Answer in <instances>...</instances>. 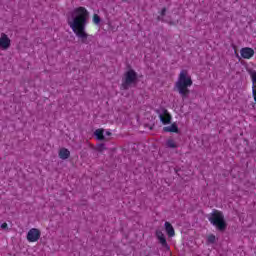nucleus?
Masks as SVG:
<instances>
[{
    "instance_id": "1",
    "label": "nucleus",
    "mask_w": 256,
    "mask_h": 256,
    "mask_svg": "<svg viewBox=\"0 0 256 256\" xmlns=\"http://www.w3.org/2000/svg\"><path fill=\"white\" fill-rule=\"evenodd\" d=\"M87 19H89V11L86 7L80 6L74 9V17L68 20V25L73 33L81 39L82 43L87 44L89 34H87Z\"/></svg>"
},
{
    "instance_id": "2",
    "label": "nucleus",
    "mask_w": 256,
    "mask_h": 256,
    "mask_svg": "<svg viewBox=\"0 0 256 256\" xmlns=\"http://www.w3.org/2000/svg\"><path fill=\"white\" fill-rule=\"evenodd\" d=\"M192 85L193 80L191 79V76H189L187 70H182L179 74L178 80L175 83V87L182 99H187V97H189V93H191L189 87Z\"/></svg>"
},
{
    "instance_id": "3",
    "label": "nucleus",
    "mask_w": 256,
    "mask_h": 256,
    "mask_svg": "<svg viewBox=\"0 0 256 256\" xmlns=\"http://www.w3.org/2000/svg\"><path fill=\"white\" fill-rule=\"evenodd\" d=\"M137 81H139V76L137 75V72L133 69H129L124 73V76L122 78V91H127L129 87H135V85H137Z\"/></svg>"
},
{
    "instance_id": "4",
    "label": "nucleus",
    "mask_w": 256,
    "mask_h": 256,
    "mask_svg": "<svg viewBox=\"0 0 256 256\" xmlns=\"http://www.w3.org/2000/svg\"><path fill=\"white\" fill-rule=\"evenodd\" d=\"M208 219L218 231H225L227 229V222H225V215H223V212L214 210Z\"/></svg>"
},
{
    "instance_id": "5",
    "label": "nucleus",
    "mask_w": 256,
    "mask_h": 256,
    "mask_svg": "<svg viewBox=\"0 0 256 256\" xmlns=\"http://www.w3.org/2000/svg\"><path fill=\"white\" fill-rule=\"evenodd\" d=\"M27 241L29 243H37L39 239H41V230L37 228H31L26 236Z\"/></svg>"
},
{
    "instance_id": "6",
    "label": "nucleus",
    "mask_w": 256,
    "mask_h": 256,
    "mask_svg": "<svg viewBox=\"0 0 256 256\" xmlns=\"http://www.w3.org/2000/svg\"><path fill=\"white\" fill-rule=\"evenodd\" d=\"M11 47V39H9V36L7 34L2 33L0 37V49L2 51H7Z\"/></svg>"
},
{
    "instance_id": "7",
    "label": "nucleus",
    "mask_w": 256,
    "mask_h": 256,
    "mask_svg": "<svg viewBox=\"0 0 256 256\" xmlns=\"http://www.w3.org/2000/svg\"><path fill=\"white\" fill-rule=\"evenodd\" d=\"M240 55L242 59H253L255 56V50L251 47H244L240 49Z\"/></svg>"
},
{
    "instance_id": "8",
    "label": "nucleus",
    "mask_w": 256,
    "mask_h": 256,
    "mask_svg": "<svg viewBox=\"0 0 256 256\" xmlns=\"http://www.w3.org/2000/svg\"><path fill=\"white\" fill-rule=\"evenodd\" d=\"M159 117L163 125H169V123H171V114H169V111H167V109H164L163 113L160 114Z\"/></svg>"
},
{
    "instance_id": "9",
    "label": "nucleus",
    "mask_w": 256,
    "mask_h": 256,
    "mask_svg": "<svg viewBox=\"0 0 256 256\" xmlns=\"http://www.w3.org/2000/svg\"><path fill=\"white\" fill-rule=\"evenodd\" d=\"M156 237L159 241V243L162 245V247H165V249H169V244H167V238H165V234H163L161 231H156Z\"/></svg>"
},
{
    "instance_id": "10",
    "label": "nucleus",
    "mask_w": 256,
    "mask_h": 256,
    "mask_svg": "<svg viewBox=\"0 0 256 256\" xmlns=\"http://www.w3.org/2000/svg\"><path fill=\"white\" fill-rule=\"evenodd\" d=\"M163 131L164 133H179V126L177 123H172L170 126H165Z\"/></svg>"
},
{
    "instance_id": "11",
    "label": "nucleus",
    "mask_w": 256,
    "mask_h": 256,
    "mask_svg": "<svg viewBox=\"0 0 256 256\" xmlns=\"http://www.w3.org/2000/svg\"><path fill=\"white\" fill-rule=\"evenodd\" d=\"M164 227L168 237H175V228L171 223L165 222Z\"/></svg>"
},
{
    "instance_id": "12",
    "label": "nucleus",
    "mask_w": 256,
    "mask_h": 256,
    "mask_svg": "<svg viewBox=\"0 0 256 256\" xmlns=\"http://www.w3.org/2000/svg\"><path fill=\"white\" fill-rule=\"evenodd\" d=\"M69 157H71V152L69 151V149H67V148L60 149V151H59L60 159L65 160V159H69Z\"/></svg>"
},
{
    "instance_id": "13",
    "label": "nucleus",
    "mask_w": 256,
    "mask_h": 256,
    "mask_svg": "<svg viewBox=\"0 0 256 256\" xmlns=\"http://www.w3.org/2000/svg\"><path fill=\"white\" fill-rule=\"evenodd\" d=\"M103 133H104L103 129L95 130L94 135L98 139V141H103L105 139V135H103Z\"/></svg>"
},
{
    "instance_id": "14",
    "label": "nucleus",
    "mask_w": 256,
    "mask_h": 256,
    "mask_svg": "<svg viewBox=\"0 0 256 256\" xmlns=\"http://www.w3.org/2000/svg\"><path fill=\"white\" fill-rule=\"evenodd\" d=\"M167 147H170V149L177 148V144L175 143L174 139H168L166 142Z\"/></svg>"
},
{
    "instance_id": "15",
    "label": "nucleus",
    "mask_w": 256,
    "mask_h": 256,
    "mask_svg": "<svg viewBox=\"0 0 256 256\" xmlns=\"http://www.w3.org/2000/svg\"><path fill=\"white\" fill-rule=\"evenodd\" d=\"M93 23H95V25H99L101 23V17H99V15L94 14L93 15Z\"/></svg>"
},
{
    "instance_id": "16",
    "label": "nucleus",
    "mask_w": 256,
    "mask_h": 256,
    "mask_svg": "<svg viewBox=\"0 0 256 256\" xmlns=\"http://www.w3.org/2000/svg\"><path fill=\"white\" fill-rule=\"evenodd\" d=\"M207 241H208V243H215V241H216L215 235L210 234V235L207 237Z\"/></svg>"
},
{
    "instance_id": "17",
    "label": "nucleus",
    "mask_w": 256,
    "mask_h": 256,
    "mask_svg": "<svg viewBox=\"0 0 256 256\" xmlns=\"http://www.w3.org/2000/svg\"><path fill=\"white\" fill-rule=\"evenodd\" d=\"M165 13H167V8L161 10V16L164 17Z\"/></svg>"
},
{
    "instance_id": "18",
    "label": "nucleus",
    "mask_w": 256,
    "mask_h": 256,
    "mask_svg": "<svg viewBox=\"0 0 256 256\" xmlns=\"http://www.w3.org/2000/svg\"><path fill=\"white\" fill-rule=\"evenodd\" d=\"M7 227H8V226H7V223H6V222H4V223L1 224V229H7Z\"/></svg>"
},
{
    "instance_id": "19",
    "label": "nucleus",
    "mask_w": 256,
    "mask_h": 256,
    "mask_svg": "<svg viewBox=\"0 0 256 256\" xmlns=\"http://www.w3.org/2000/svg\"><path fill=\"white\" fill-rule=\"evenodd\" d=\"M106 135L111 136V132H106Z\"/></svg>"
},
{
    "instance_id": "20",
    "label": "nucleus",
    "mask_w": 256,
    "mask_h": 256,
    "mask_svg": "<svg viewBox=\"0 0 256 256\" xmlns=\"http://www.w3.org/2000/svg\"><path fill=\"white\" fill-rule=\"evenodd\" d=\"M103 147H105V145L101 144V145H100V149H103Z\"/></svg>"
},
{
    "instance_id": "21",
    "label": "nucleus",
    "mask_w": 256,
    "mask_h": 256,
    "mask_svg": "<svg viewBox=\"0 0 256 256\" xmlns=\"http://www.w3.org/2000/svg\"><path fill=\"white\" fill-rule=\"evenodd\" d=\"M236 57H239V54L236 53Z\"/></svg>"
}]
</instances>
